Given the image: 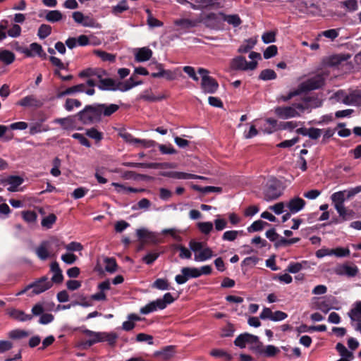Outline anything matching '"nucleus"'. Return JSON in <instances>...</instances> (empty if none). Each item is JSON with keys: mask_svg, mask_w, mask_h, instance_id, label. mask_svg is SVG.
Wrapping results in <instances>:
<instances>
[{"mask_svg": "<svg viewBox=\"0 0 361 361\" xmlns=\"http://www.w3.org/2000/svg\"><path fill=\"white\" fill-rule=\"evenodd\" d=\"M162 176L175 179H190L191 173L180 171H165L161 173Z\"/></svg>", "mask_w": 361, "mask_h": 361, "instance_id": "nucleus-38", "label": "nucleus"}, {"mask_svg": "<svg viewBox=\"0 0 361 361\" xmlns=\"http://www.w3.org/2000/svg\"><path fill=\"white\" fill-rule=\"evenodd\" d=\"M175 298L171 293H166L161 298L152 301L140 308V313L142 314H148L157 310H161L165 309L168 305L173 303Z\"/></svg>", "mask_w": 361, "mask_h": 361, "instance_id": "nucleus-6", "label": "nucleus"}, {"mask_svg": "<svg viewBox=\"0 0 361 361\" xmlns=\"http://www.w3.org/2000/svg\"><path fill=\"white\" fill-rule=\"evenodd\" d=\"M152 55V51L148 47H142L135 50V60L139 62L148 61Z\"/></svg>", "mask_w": 361, "mask_h": 361, "instance_id": "nucleus-24", "label": "nucleus"}, {"mask_svg": "<svg viewBox=\"0 0 361 361\" xmlns=\"http://www.w3.org/2000/svg\"><path fill=\"white\" fill-rule=\"evenodd\" d=\"M52 286V282L48 277L43 276L32 283L29 284V287L32 288V293L35 295L40 294Z\"/></svg>", "mask_w": 361, "mask_h": 361, "instance_id": "nucleus-13", "label": "nucleus"}, {"mask_svg": "<svg viewBox=\"0 0 361 361\" xmlns=\"http://www.w3.org/2000/svg\"><path fill=\"white\" fill-rule=\"evenodd\" d=\"M118 338V335L114 332H102V342L106 341L109 345H114Z\"/></svg>", "mask_w": 361, "mask_h": 361, "instance_id": "nucleus-54", "label": "nucleus"}, {"mask_svg": "<svg viewBox=\"0 0 361 361\" xmlns=\"http://www.w3.org/2000/svg\"><path fill=\"white\" fill-rule=\"evenodd\" d=\"M63 18V15L60 11L52 10L47 12L45 18L47 21L51 23H56L60 21Z\"/></svg>", "mask_w": 361, "mask_h": 361, "instance_id": "nucleus-41", "label": "nucleus"}, {"mask_svg": "<svg viewBox=\"0 0 361 361\" xmlns=\"http://www.w3.org/2000/svg\"><path fill=\"white\" fill-rule=\"evenodd\" d=\"M310 267V264L307 261H302L300 262H290L287 267L286 271L291 274H297L302 269Z\"/></svg>", "mask_w": 361, "mask_h": 361, "instance_id": "nucleus-29", "label": "nucleus"}, {"mask_svg": "<svg viewBox=\"0 0 361 361\" xmlns=\"http://www.w3.org/2000/svg\"><path fill=\"white\" fill-rule=\"evenodd\" d=\"M267 224L266 222L257 220L254 221L248 228L247 231L248 232H255L262 231L264 228V225Z\"/></svg>", "mask_w": 361, "mask_h": 361, "instance_id": "nucleus-61", "label": "nucleus"}, {"mask_svg": "<svg viewBox=\"0 0 361 361\" xmlns=\"http://www.w3.org/2000/svg\"><path fill=\"white\" fill-rule=\"evenodd\" d=\"M319 106V104H312V101L307 98L302 102L294 103L290 106H277L274 109V113L279 118L286 120L299 117L305 111Z\"/></svg>", "mask_w": 361, "mask_h": 361, "instance_id": "nucleus-1", "label": "nucleus"}, {"mask_svg": "<svg viewBox=\"0 0 361 361\" xmlns=\"http://www.w3.org/2000/svg\"><path fill=\"white\" fill-rule=\"evenodd\" d=\"M210 355L217 358H225L228 361H230L232 359V356L222 349H214L210 352Z\"/></svg>", "mask_w": 361, "mask_h": 361, "instance_id": "nucleus-51", "label": "nucleus"}, {"mask_svg": "<svg viewBox=\"0 0 361 361\" xmlns=\"http://www.w3.org/2000/svg\"><path fill=\"white\" fill-rule=\"evenodd\" d=\"M86 135L89 137L94 140L97 142H99V141H101L103 139V134H102V133L99 132V130H97L94 128H92L87 129L86 130Z\"/></svg>", "mask_w": 361, "mask_h": 361, "instance_id": "nucleus-55", "label": "nucleus"}, {"mask_svg": "<svg viewBox=\"0 0 361 361\" xmlns=\"http://www.w3.org/2000/svg\"><path fill=\"white\" fill-rule=\"evenodd\" d=\"M259 78L262 80H274L276 78V74L271 69H265L261 72Z\"/></svg>", "mask_w": 361, "mask_h": 361, "instance_id": "nucleus-59", "label": "nucleus"}, {"mask_svg": "<svg viewBox=\"0 0 361 361\" xmlns=\"http://www.w3.org/2000/svg\"><path fill=\"white\" fill-rule=\"evenodd\" d=\"M331 298H322L315 302V308L321 310L324 313H327L330 310L332 309V301Z\"/></svg>", "mask_w": 361, "mask_h": 361, "instance_id": "nucleus-27", "label": "nucleus"}, {"mask_svg": "<svg viewBox=\"0 0 361 361\" xmlns=\"http://www.w3.org/2000/svg\"><path fill=\"white\" fill-rule=\"evenodd\" d=\"M198 23V20L183 18L176 20L175 25L183 30H187L195 27Z\"/></svg>", "mask_w": 361, "mask_h": 361, "instance_id": "nucleus-37", "label": "nucleus"}, {"mask_svg": "<svg viewBox=\"0 0 361 361\" xmlns=\"http://www.w3.org/2000/svg\"><path fill=\"white\" fill-rule=\"evenodd\" d=\"M218 0H205L204 3L199 4H190V7L195 10H200L211 6H214Z\"/></svg>", "mask_w": 361, "mask_h": 361, "instance_id": "nucleus-57", "label": "nucleus"}, {"mask_svg": "<svg viewBox=\"0 0 361 361\" xmlns=\"http://www.w3.org/2000/svg\"><path fill=\"white\" fill-rule=\"evenodd\" d=\"M242 232L238 231H227L223 234L222 239L226 241H233L238 238V234Z\"/></svg>", "mask_w": 361, "mask_h": 361, "instance_id": "nucleus-62", "label": "nucleus"}, {"mask_svg": "<svg viewBox=\"0 0 361 361\" xmlns=\"http://www.w3.org/2000/svg\"><path fill=\"white\" fill-rule=\"evenodd\" d=\"M335 99L345 105L360 106L361 105V90H338L334 93Z\"/></svg>", "mask_w": 361, "mask_h": 361, "instance_id": "nucleus-3", "label": "nucleus"}, {"mask_svg": "<svg viewBox=\"0 0 361 361\" xmlns=\"http://www.w3.org/2000/svg\"><path fill=\"white\" fill-rule=\"evenodd\" d=\"M324 84V79L321 75H317L311 78L302 82L296 92L290 93V95L284 99L285 101L290 99L293 96L296 95L300 92L314 90L322 87Z\"/></svg>", "mask_w": 361, "mask_h": 361, "instance_id": "nucleus-8", "label": "nucleus"}, {"mask_svg": "<svg viewBox=\"0 0 361 361\" xmlns=\"http://www.w3.org/2000/svg\"><path fill=\"white\" fill-rule=\"evenodd\" d=\"M21 51L22 54H24L27 57H34L35 55L41 57L46 56L42 46L36 42L30 44L29 47H26V49H22Z\"/></svg>", "mask_w": 361, "mask_h": 361, "instance_id": "nucleus-19", "label": "nucleus"}, {"mask_svg": "<svg viewBox=\"0 0 361 361\" xmlns=\"http://www.w3.org/2000/svg\"><path fill=\"white\" fill-rule=\"evenodd\" d=\"M197 227L202 233L208 235L213 230L214 226L213 224L210 221H204L198 222L197 224Z\"/></svg>", "mask_w": 361, "mask_h": 361, "instance_id": "nucleus-44", "label": "nucleus"}, {"mask_svg": "<svg viewBox=\"0 0 361 361\" xmlns=\"http://www.w3.org/2000/svg\"><path fill=\"white\" fill-rule=\"evenodd\" d=\"M221 16L214 13H210L202 16L199 21L202 22L207 27L214 28L220 20Z\"/></svg>", "mask_w": 361, "mask_h": 361, "instance_id": "nucleus-21", "label": "nucleus"}, {"mask_svg": "<svg viewBox=\"0 0 361 361\" xmlns=\"http://www.w3.org/2000/svg\"><path fill=\"white\" fill-rule=\"evenodd\" d=\"M189 247L194 252L195 262H205L214 256L213 250L205 243L192 240L189 242Z\"/></svg>", "mask_w": 361, "mask_h": 361, "instance_id": "nucleus-4", "label": "nucleus"}, {"mask_svg": "<svg viewBox=\"0 0 361 361\" xmlns=\"http://www.w3.org/2000/svg\"><path fill=\"white\" fill-rule=\"evenodd\" d=\"M99 82L98 87L102 90L116 91V88L115 87L116 82L111 78H103Z\"/></svg>", "mask_w": 361, "mask_h": 361, "instance_id": "nucleus-36", "label": "nucleus"}, {"mask_svg": "<svg viewBox=\"0 0 361 361\" xmlns=\"http://www.w3.org/2000/svg\"><path fill=\"white\" fill-rule=\"evenodd\" d=\"M305 201L299 197H294L286 202V207L291 214H296L303 209Z\"/></svg>", "mask_w": 361, "mask_h": 361, "instance_id": "nucleus-16", "label": "nucleus"}, {"mask_svg": "<svg viewBox=\"0 0 361 361\" xmlns=\"http://www.w3.org/2000/svg\"><path fill=\"white\" fill-rule=\"evenodd\" d=\"M146 13H147V25L149 27H161L163 25V23L160 20H159L158 19H157L156 18H154L152 16L149 9H147Z\"/></svg>", "mask_w": 361, "mask_h": 361, "instance_id": "nucleus-49", "label": "nucleus"}, {"mask_svg": "<svg viewBox=\"0 0 361 361\" xmlns=\"http://www.w3.org/2000/svg\"><path fill=\"white\" fill-rule=\"evenodd\" d=\"M22 217L27 223L32 224L36 222L37 215L34 211L28 210L22 212Z\"/></svg>", "mask_w": 361, "mask_h": 361, "instance_id": "nucleus-53", "label": "nucleus"}, {"mask_svg": "<svg viewBox=\"0 0 361 361\" xmlns=\"http://www.w3.org/2000/svg\"><path fill=\"white\" fill-rule=\"evenodd\" d=\"M99 110L100 111V116L101 117L102 116H110L114 113L117 111L119 109L118 105L115 104H97Z\"/></svg>", "mask_w": 361, "mask_h": 361, "instance_id": "nucleus-23", "label": "nucleus"}, {"mask_svg": "<svg viewBox=\"0 0 361 361\" xmlns=\"http://www.w3.org/2000/svg\"><path fill=\"white\" fill-rule=\"evenodd\" d=\"M200 276L199 269L195 267H183L181 269V274H178L175 277V281L178 284H183L189 279L197 278Z\"/></svg>", "mask_w": 361, "mask_h": 361, "instance_id": "nucleus-12", "label": "nucleus"}, {"mask_svg": "<svg viewBox=\"0 0 361 361\" xmlns=\"http://www.w3.org/2000/svg\"><path fill=\"white\" fill-rule=\"evenodd\" d=\"M257 37L250 38L243 42V43L238 48V52L247 53L252 49L257 43Z\"/></svg>", "mask_w": 361, "mask_h": 361, "instance_id": "nucleus-39", "label": "nucleus"}, {"mask_svg": "<svg viewBox=\"0 0 361 361\" xmlns=\"http://www.w3.org/2000/svg\"><path fill=\"white\" fill-rule=\"evenodd\" d=\"M176 354V347L174 345H167L160 350L155 351L153 354L154 357H159L162 360H169Z\"/></svg>", "mask_w": 361, "mask_h": 361, "instance_id": "nucleus-18", "label": "nucleus"}, {"mask_svg": "<svg viewBox=\"0 0 361 361\" xmlns=\"http://www.w3.org/2000/svg\"><path fill=\"white\" fill-rule=\"evenodd\" d=\"M23 182V179L19 176H11L8 179V184L9 185L8 190L11 192L16 191L18 187Z\"/></svg>", "mask_w": 361, "mask_h": 361, "instance_id": "nucleus-40", "label": "nucleus"}, {"mask_svg": "<svg viewBox=\"0 0 361 361\" xmlns=\"http://www.w3.org/2000/svg\"><path fill=\"white\" fill-rule=\"evenodd\" d=\"M348 316L351 319L352 324L355 322H361V301L357 302L354 307L348 312Z\"/></svg>", "mask_w": 361, "mask_h": 361, "instance_id": "nucleus-30", "label": "nucleus"}, {"mask_svg": "<svg viewBox=\"0 0 361 361\" xmlns=\"http://www.w3.org/2000/svg\"><path fill=\"white\" fill-rule=\"evenodd\" d=\"M152 287L161 290L169 289V283L166 279H157L152 285Z\"/></svg>", "mask_w": 361, "mask_h": 361, "instance_id": "nucleus-47", "label": "nucleus"}, {"mask_svg": "<svg viewBox=\"0 0 361 361\" xmlns=\"http://www.w3.org/2000/svg\"><path fill=\"white\" fill-rule=\"evenodd\" d=\"M219 87V84L213 78H204L201 81V88L204 94H213L216 92Z\"/></svg>", "mask_w": 361, "mask_h": 361, "instance_id": "nucleus-20", "label": "nucleus"}, {"mask_svg": "<svg viewBox=\"0 0 361 361\" xmlns=\"http://www.w3.org/2000/svg\"><path fill=\"white\" fill-rule=\"evenodd\" d=\"M136 234L140 240L145 238H152L154 236V233L147 229L142 228L136 231Z\"/></svg>", "mask_w": 361, "mask_h": 361, "instance_id": "nucleus-64", "label": "nucleus"}, {"mask_svg": "<svg viewBox=\"0 0 361 361\" xmlns=\"http://www.w3.org/2000/svg\"><path fill=\"white\" fill-rule=\"evenodd\" d=\"M129 6L128 5V3L126 0L121 1L117 5L114 6L111 8V13L115 15L118 16L123 12L128 10Z\"/></svg>", "mask_w": 361, "mask_h": 361, "instance_id": "nucleus-43", "label": "nucleus"}, {"mask_svg": "<svg viewBox=\"0 0 361 361\" xmlns=\"http://www.w3.org/2000/svg\"><path fill=\"white\" fill-rule=\"evenodd\" d=\"M94 54L99 57L104 61H110L113 62L115 61V56L114 54L107 53L101 50H95L94 51Z\"/></svg>", "mask_w": 361, "mask_h": 361, "instance_id": "nucleus-56", "label": "nucleus"}, {"mask_svg": "<svg viewBox=\"0 0 361 361\" xmlns=\"http://www.w3.org/2000/svg\"><path fill=\"white\" fill-rule=\"evenodd\" d=\"M16 59L15 54L7 49H0V61L5 65L11 64Z\"/></svg>", "mask_w": 361, "mask_h": 361, "instance_id": "nucleus-32", "label": "nucleus"}, {"mask_svg": "<svg viewBox=\"0 0 361 361\" xmlns=\"http://www.w3.org/2000/svg\"><path fill=\"white\" fill-rule=\"evenodd\" d=\"M85 87H86L85 84H79L77 85L70 87L68 88H66L65 90L59 91L57 93V97L61 98L66 95L73 94L78 93V92H85Z\"/></svg>", "mask_w": 361, "mask_h": 361, "instance_id": "nucleus-25", "label": "nucleus"}, {"mask_svg": "<svg viewBox=\"0 0 361 361\" xmlns=\"http://www.w3.org/2000/svg\"><path fill=\"white\" fill-rule=\"evenodd\" d=\"M333 255L337 257H348L350 254V251L348 247H338L332 249Z\"/></svg>", "mask_w": 361, "mask_h": 361, "instance_id": "nucleus-58", "label": "nucleus"}, {"mask_svg": "<svg viewBox=\"0 0 361 361\" xmlns=\"http://www.w3.org/2000/svg\"><path fill=\"white\" fill-rule=\"evenodd\" d=\"M334 272L336 275L340 276H347L349 278H352L358 274L359 269L355 264H349L348 263H344L337 265L334 269Z\"/></svg>", "mask_w": 361, "mask_h": 361, "instance_id": "nucleus-10", "label": "nucleus"}, {"mask_svg": "<svg viewBox=\"0 0 361 361\" xmlns=\"http://www.w3.org/2000/svg\"><path fill=\"white\" fill-rule=\"evenodd\" d=\"M51 271L53 272L51 282L61 283L63 281V274L57 262L51 264Z\"/></svg>", "mask_w": 361, "mask_h": 361, "instance_id": "nucleus-33", "label": "nucleus"}, {"mask_svg": "<svg viewBox=\"0 0 361 361\" xmlns=\"http://www.w3.org/2000/svg\"><path fill=\"white\" fill-rule=\"evenodd\" d=\"M72 16L75 23L84 27H93L95 26V21L92 18L84 16L80 11L73 12Z\"/></svg>", "mask_w": 361, "mask_h": 361, "instance_id": "nucleus-17", "label": "nucleus"}, {"mask_svg": "<svg viewBox=\"0 0 361 361\" xmlns=\"http://www.w3.org/2000/svg\"><path fill=\"white\" fill-rule=\"evenodd\" d=\"M347 198V192L346 190L338 191L334 192L331 196V200L334 205V207H338V206H343L344 202Z\"/></svg>", "mask_w": 361, "mask_h": 361, "instance_id": "nucleus-28", "label": "nucleus"}, {"mask_svg": "<svg viewBox=\"0 0 361 361\" xmlns=\"http://www.w3.org/2000/svg\"><path fill=\"white\" fill-rule=\"evenodd\" d=\"M141 82H137L134 80V78L132 76L128 80L124 82H116L115 87L116 90H119L121 92H126L133 87L140 85Z\"/></svg>", "mask_w": 361, "mask_h": 361, "instance_id": "nucleus-22", "label": "nucleus"}, {"mask_svg": "<svg viewBox=\"0 0 361 361\" xmlns=\"http://www.w3.org/2000/svg\"><path fill=\"white\" fill-rule=\"evenodd\" d=\"M51 32V27L47 24H42L38 29L37 36L43 39L47 37Z\"/></svg>", "mask_w": 361, "mask_h": 361, "instance_id": "nucleus-50", "label": "nucleus"}, {"mask_svg": "<svg viewBox=\"0 0 361 361\" xmlns=\"http://www.w3.org/2000/svg\"><path fill=\"white\" fill-rule=\"evenodd\" d=\"M29 335L28 332L24 330L15 329L8 333L9 338L12 339H20L27 337Z\"/></svg>", "mask_w": 361, "mask_h": 361, "instance_id": "nucleus-60", "label": "nucleus"}, {"mask_svg": "<svg viewBox=\"0 0 361 361\" xmlns=\"http://www.w3.org/2000/svg\"><path fill=\"white\" fill-rule=\"evenodd\" d=\"M221 16V20L227 22L229 25H233V27H237L241 24V20L238 15H225L222 13H219Z\"/></svg>", "mask_w": 361, "mask_h": 361, "instance_id": "nucleus-35", "label": "nucleus"}, {"mask_svg": "<svg viewBox=\"0 0 361 361\" xmlns=\"http://www.w3.org/2000/svg\"><path fill=\"white\" fill-rule=\"evenodd\" d=\"M53 241V240H44L35 249V253L40 259L46 260L47 259L52 257V254L50 251V247Z\"/></svg>", "mask_w": 361, "mask_h": 361, "instance_id": "nucleus-14", "label": "nucleus"}, {"mask_svg": "<svg viewBox=\"0 0 361 361\" xmlns=\"http://www.w3.org/2000/svg\"><path fill=\"white\" fill-rule=\"evenodd\" d=\"M262 194L267 202L278 199L283 194L281 182L273 176L268 178L263 187Z\"/></svg>", "mask_w": 361, "mask_h": 361, "instance_id": "nucleus-2", "label": "nucleus"}, {"mask_svg": "<svg viewBox=\"0 0 361 361\" xmlns=\"http://www.w3.org/2000/svg\"><path fill=\"white\" fill-rule=\"evenodd\" d=\"M279 352V350L276 347H275L272 345H269L266 346L265 348H264L263 345L262 344L261 351L256 352V353H259L260 355H263L267 357H272V356H274Z\"/></svg>", "mask_w": 361, "mask_h": 361, "instance_id": "nucleus-42", "label": "nucleus"}, {"mask_svg": "<svg viewBox=\"0 0 361 361\" xmlns=\"http://www.w3.org/2000/svg\"><path fill=\"white\" fill-rule=\"evenodd\" d=\"M56 221V216L54 214H50L47 216H45L42 219L41 224L42 226L46 228H51L53 226V224Z\"/></svg>", "mask_w": 361, "mask_h": 361, "instance_id": "nucleus-52", "label": "nucleus"}, {"mask_svg": "<svg viewBox=\"0 0 361 361\" xmlns=\"http://www.w3.org/2000/svg\"><path fill=\"white\" fill-rule=\"evenodd\" d=\"M105 270L109 273H114L117 270V264L114 258L106 257L104 259Z\"/></svg>", "mask_w": 361, "mask_h": 361, "instance_id": "nucleus-46", "label": "nucleus"}, {"mask_svg": "<svg viewBox=\"0 0 361 361\" xmlns=\"http://www.w3.org/2000/svg\"><path fill=\"white\" fill-rule=\"evenodd\" d=\"M78 116L79 120L85 125L98 123L102 120L97 104L87 105Z\"/></svg>", "mask_w": 361, "mask_h": 361, "instance_id": "nucleus-7", "label": "nucleus"}, {"mask_svg": "<svg viewBox=\"0 0 361 361\" xmlns=\"http://www.w3.org/2000/svg\"><path fill=\"white\" fill-rule=\"evenodd\" d=\"M8 314L12 318H13L16 320L20 321V322L29 321L32 319V315L27 314L22 310H16V309L8 310Z\"/></svg>", "mask_w": 361, "mask_h": 361, "instance_id": "nucleus-26", "label": "nucleus"}, {"mask_svg": "<svg viewBox=\"0 0 361 361\" xmlns=\"http://www.w3.org/2000/svg\"><path fill=\"white\" fill-rule=\"evenodd\" d=\"M234 344L240 348L248 347L254 352H260L262 350V343L258 336L244 333L240 334L234 341Z\"/></svg>", "mask_w": 361, "mask_h": 361, "instance_id": "nucleus-5", "label": "nucleus"}, {"mask_svg": "<svg viewBox=\"0 0 361 361\" xmlns=\"http://www.w3.org/2000/svg\"><path fill=\"white\" fill-rule=\"evenodd\" d=\"M54 123L60 124L64 129H72L74 126L73 120L70 117L56 118Z\"/></svg>", "mask_w": 361, "mask_h": 361, "instance_id": "nucleus-48", "label": "nucleus"}, {"mask_svg": "<svg viewBox=\"0 0 361 361\" xmlns=\"http://www.w3.org/2000/svg\"><path fill=\"white\" fill-rule=\"evenodd\" d=\"M82 332L88 336L92 342L90 344L102 342V332L93 331L87 329H82Z\"/></svg>", "mask_w": 361, "mask_h": 361, "instance_id": "nucleus-34", "label": "nucleus"}, {"mask_svg": "<svg viewBox=\"0 0 361 361\" xmlns=\"http://www.w3.org/2000/svg\"><path fill=\"white\" fill-rule=\"evenodd\" d=\"M257 65V61H247L245 58L238 56L232 59L231 61V68L233 70L247 71L254 70Z\"/></svg>", "mask_w": 361, "mask_h": 361, "instance_id": "nucleus-11", "label": "nucleus"}, {"mask_svg": "<svg viewBox=\"0 0 361 361\" xmlns=\"http://www.w3.org/2000/svg\"><path fill=\"white\" fill-rule=\"evenodd\" d=\"M141 320V318L135 314H130L128 315V321H125L122 324V329L126 331L133 330L135 324V322Z\"/></svg>", "mask_w": 361, "mask_h": 361, "instance_id": "nucleus-31", "label": "nucleus"}, {"mask_svg": "<svg viewBox=\"0 0 361 361\" xmlns=\"http://www.w3.org/2000/svg\"><path fill=\"white\" fill-rule=\"evenodd\" d=\"M47 130H49V127L47 126H44L42 123L39 122L32 123L30 126V133L31 135H35Z\"/></svg>", "mask_w": 361, "mask_h": 361, "instance_id": "nucleus-45", "label": "nucleus"}, {"mask_svg": "<svg viewBox=\"0 0 361 361\" xmlns=\"http://www.w3.org/2000/svg\"><path fill=\"white\" fill-rule=\"evenodd\" d=\"M81 106V102L75 99H67L64 105L65 109L68 111H71L75 107L78 108Z\"/></svg>", "mask_w": 361, "mask_h": 361, "instance_id": "nucleus-63", "label": "nucleus"}, {"mask_svg": "<svg viewBox=\"0 0 361 361\" xmlns=\"http://www.w3.org/2000/svg\"><path fill=\"white\" fill-rule=\"evenodd\" d=\"M268 122L272 126L270 130H267L268 133H274L280 130H293L299 126H302L300 121H286L279 123L277 120H269Z\"/></svg>", "mask_w": 361, "mask_h": 361, "instance_id": "nucleus-9", "label": "nucleus"}, {"mask_svg": "<svg viewBox=\"0 0 361 361\" xmlns=\"http://www.w3.org/2000/svg\"><path fill=\"white\" fill-rule=\"evenodd\" d=\"M43 102L38 99L35 95L30 94L24 97L17 103L18 105L23 107L40 108L43 106Z\"/></svg>", "mask_w": 361, "mask_h": 361, "instance_id": "nucleus-15", "label": "nucleus"}]
</instances>
